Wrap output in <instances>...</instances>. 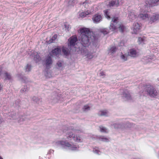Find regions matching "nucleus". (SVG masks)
I'll use <instances>...</instances> for the list:
<instances>
[{"label": "nucleus", "instance_id": "obj_13", "mask_svg": "<svg viewBox=\"0 0 159 159\" xmlns=\"http://www.w3.org/2000/svg\"><path fill=\"white\" fill-rule=\"evenodd\" d=\"M159 20V15L155 14L150 17L149 20V24H152Z\"/></svg>", "mask_w": 159, "mask_h": 159}, {"label": "nucleus", "instance_id": "obj_19", "mask_svg": "<svg viewBox=\"0 0 159 159\" xmlns=\"http://www.w3.org/2000/svg\"><path fill=\"white\" fill-rule=\"evenodd\" d=\"M147 40L145 37H140L138 38V42L139 44H145Z\"/></svg>", "mask_w": 159, "mask_h": 159}, {"label": "nucleus", "instance_id": "obj_44", "mask_svg": "<svg viewBox=\"0 0 159 159\" xmlns=\"http://www.w3.org/2000/svg\"><path fill=\"white\" fill-rule=\"evenodd\" d=\"M100 76H102L104 75V72L103 71H101L100 72Z\"/></svg>", "mask_w": 159, "mask_h": 159}, {"label": "nucleus", "instance_id": "obj_38", "mask_svg": "<svg viewBox=\"0 0 159 159\" xmlns=\"http://www.w3.org/2000/svg\"><path fill=\"white\" fill-rule=\"evenodd\" d=\"M57 37V34H54L51 40L52 41L51 42H54V41L56 39Z\"/></svg>", "mask_w": 159, "mask_h": 159}, {"label": "nucleus", "instance_id": "obj_2", "mask_svg": "<svg viewBox=\"0 0 159 159\" xmlns=\"http://www.w3.org/2000/svg\"><path fill=\"white\" fill-rule=\"evenodd\" d=\"M73 130L70 129L68 130L66 132V138L65 140L58 141L56 142L57 145H59L64 148L67 149L71 150H77L79 147L72 144L71 143L68 142L69 141L73 139L74 134Z\"/></svg>", "mask_w": 159, "mask_h": 159}, {"label": "nucleus", "instance_id": "obj_40", "mask_svg": "<svg viewBox=\"0 0 159 159\" xmlns=\"http://www.w3.org/2000/svg\"><path fill=\"white\" fill-rule=\"evenodd\" d=\"M77 2V0H70V3L72 5L76 3Z\"/></svg>", "mask_w": 159, "mask_h": 159}, {"label": "nucleus", "instance_id": "obj_6", "mask_svg": "<svg viewBox=\"0 0 159 159\" xmlns=\"http://www.w3.org/2000/svg\"><path fill=\"white\" fill-rule=\"evenodd\" d=\"M141 26L138 22L134 23L132 28V33L133 34H137L140 32Z\"/></svg>", "mask_w": 159, "mask_h": 159}, {"label": "nucleus", "instance_id": "obj_5", "mask_svg": "<svg viewBox=\"0 0 159 159\" xmlns=\"http://www.w3.org/2000/svg\"><path fill=\"white\" fill-rule=\"evenodd\" d=\"M147 93L151 97H156L158 95L157 90L153 87L149 86L146 88Z\"/></svg>", "mask_w": 159, "mask_h": 159}, {"label": "nucleus", "instance_id": "obj_20", "mask_svg": "<svg viewBox=\"0 0 159 159\" xmlns=\"http://www.w3.org/2000/svg\"><path fill=\"white\" fill-rule=\"evenodd\" d=\"M33 57H34V60L35 61L36 63L40 61V58L39 57V56L37 52H34V55H31Z\"/></svg>", "mask_w": 159, "mask_h": 159}, {"label": "nucleus", "instance_id": "obj_21", "mask_svg": "<svg viewBox=\"0 0 159 159\" xmlns=\"http://www.w3.org/2000/svg\"><path fill=\"white\" fill-rule=\"evenodd\" d=\"M52 52L53 55L58 57L60 55V53L61 52V50L59 48H57L52 50Z\"/></svg>", "mask_w": 159, "mask_h": 159}, {"label": "nucleus", "instance_id": "obj_15", "mask_svg": "<svg viewBox=\"0 0 159 159\" xmlns=\"http://www.w3.org/2000/svg\"><path fill=\"white\" fill-rule=\"evenodd\" d=\"M128 55L129 56L134 57L138 56V52L136 50L134 49H130L128 52Z\"/></svg>", "mask_w": 159, "mask_h": 159}, {"label": "nucleus", "instance_id": "obj_16", "mask_svg": "<svg viewBox=\"0 0 159 159\" xmlns=\"http://www.w3.org/2000/svg\"><path fill=\"white\" fill-rule=\"evenodd\" d=\"M1 78L4 80H10L11 79V77L10 74L5 72L2 73Z\"/></svg>", "mask_w": 159, "mask_h": 159}, {"label": "nucleus", "instance_id": "obj_8", "mask_svg": "<svg viewBox=\"0 0 159 159\" xmlns=\"http://www.w3.org/2000/svg\"><path fill=\"white\" fill-rule=\"evenodd\" d=\"M145 3L148 8L151 6H155L159 4V0H145Z\"/></svg>", "mask_w": 159, "mask_h": 159}, {"label": "nucleus", "instance_id": "obj_41", "mask_svg": "<svg viewBox=\"0 0 159 159\" xmlns=\"http://www.w3.org/2000/svg\"><path fill=\"white\" fill-rule=\"evenodd\" d=\"M118 20V18L117 17H114L112 20V21L114 23H116V22Z\"/></svg>", "mask_w": 159, "mask_h": 159}, {"label": "nucleus", "instance_id": "obj_26", "mask_svg": "<svg viewBox=\"0 0 159 159\" xmlns=\"http://www.w3.org/2000/svg\"><path fill=\"white\" fill-rule=\"evenodd\" d=\"M128 56H129L128 55V52L127 53L124 54L122 53L120 56V58L122 61H125L127 60V57Z\"/></svg>", "mask_w": 159, "mask_h": 159}, {"label": "nucleus", "instance_id": "obj_46", "mask_svg": "<svg viewBox=\"0 0 159 159\" xmlns=\"http://www.w3.org/2000/svg\"><path fill=\"white\" fill-rule=\"evenodd\" d=\"M2 122V120L0 119V124Z\"/></svg>", "mask_w": 159, "mask_h": 159}, {"label": "nucleus", "instance_id": "obj_12", "mask_svg": "<svg viewBox=\"0 0 159 159\" xmlns=\"http://www.w3.org/2000/svg\"><path fill=\"white\" fill-rule=\"evenodd\" d=\"M137 17L138 16H137V13L134 11H130L128 16V18L131 21L136 20Z\"/></svg>", "mask_w": 159, "mask_h": 159}, {"label": "nucleus", "instance_id": "obj_36", "mask_svg": "<svg viewBox=\"0 0 159 159\" xmlns=\"http://www.w3.org/2000/svg\"><path fill=\"white\" fill-rule=\"evenodd\" d=\"M64 26L65 29V30L68 31L70 29V27L69 25L67 23H65L64 25Z\"/></svg>", "mask_w": 159, "mask_h": 159}, {"label": "nucleus", "instance_id": "obj_9", "mask_svg": "<svg viewBox=\"0 0 159 159\" xmlns=\"http://www.w3.org/2000/svg\"><path fill=\"white\" fill-rule=\"evenodd\" d=\"M52 99L54 102H59L62 99L61 94L57 93H54L52 97Z\"/></svg>", "mask_w": 159, "mask_h": 159}, {"label": "nucleus", "instance_id": "obj_18", "mask_svg": "<svg viewBox=\"0 0 159 159\" xmlns=\"http://www.w3.org/2000/svg\"><path fill=\"white\" fill-rule=\"evenodd\" d=\"M117 50V48L115 46H111L108 50V54H112L115 52Z\"/></svg>", "mask_w": 159, "mask_h": 159}, {"label": "nucleus", "instance_id": "obj_28", "mask_svg": "<svg viewBox=\"0 0 159 159\" xmlns=\"http://www.w3.org/2000/svg\"><path fill=\"white\" fill-rule=\"evenodd\" d=\"M118 29L120 31L123 32L126 29V27L122 24H118Z\"/></svg>", "mask_w": 159, "mask_h": 159}, {"label": "nucleus", "instance_id": "obj_14", "mask_svg": "<svg viewBox=\"0 0 159 159\" xmlns=\"http://www.w3.org/2000/svg\"><path fill=\"white\" fill-rule=\"evenodd\" d=\"M52 61L50 57H48L45 61L44 65L46 69H49L52 64Z\"/></svg>", "mask_w": 159, "mask_h": 159}, {"label": "nucleus", "instance_id": "obj_39", "mask_svg": "<svg viewBox=\"0 0 159 159\" xmlns=\"http://www.w3.org/2000/svg\"><path fill=\"white\" fill-rule=\"evenodd\" d=\"M31 66L30 65H27L25 67V70L27 71H29L31 70Z\"/></svg>", "mask_w": 159, "mask_h": 159}, {"label": "nucleus", "instance_id": "obj_42", "mask_svg": "<svg viewBox=\"0 0 159 159\" xmlns=\"http://www.w3.org/2000/svg\"><path fill=\"white\" fill-rule=\"evenodd\" d=\"M35 102L38 104H40L42 100L39 98H36L35 100Z\"/></svg>", "mask_w": 159, "mask_h": 159}, {"label": "nucleus", "instance_id": "obj_27", "mask_svg": "<svg viewBox=\"0 0 159 159\" xmlns=\"http://www.w3.org/2000/svg\"><path fill=\"white\" fill-rule=\"evenodd\" d=\"M123 97L125 101L129 100L131 99V96L129 93H124Z\"/></svg>", "mask_w": 159, "mask_h": 159}, {"label": "nucleus", "instance_id": "obj_37", "mask_svg": "<svg viewBox=\"0 0 159 159\" xmlns=\"http://www.w3.org/2000/svg\"><path fill=\"white\" fill-rule=\"evenodd\" d=\"M90 109V107L88 105H85L84 107L83 108V111H86L89 110Z\"/></svg>", "mask_w": 159, "mask_h": 159}, {"label": "nucleus", "instance_id": "obj_35", "mask_svg": "<svg viewBox=\"0 0 159 159\" xmlns=\"http://www.w3.org/2000/svg\"><path fill=\"white\" fill-rule=\"evenodd\" d=\"M62 52L65 55L67 56L69 54V52L66 49L65 47H63L62 48Z\"/></svg>", "mask_w": 159, "mask_h": 159}, {"label": "nucleus", "instance_id": "obj_3", "mask_svg": "<svg viewBox=\"0 0 159 159\" xmlns=\"http://www.w3.org/2000/svg\"><path fill=\"white\" fill-rule=\"evenodd\" d=\"M148 8L145 7H143L141 10L140 13L138 15V17L145 21L148 22L149 24V20L150 18V15L146 12H148Z\"/></svg>", "mask_w": 159, "mask_h": 159}, {"label": "nucleus", "instance_id": "obj_10", "mask_svg": "<svg viewBox=\"0 0 159 159\" xmlns=\"http://www.w3.org/2000/svg\"><path fill=\"white\" fill-rule=\"evenodd\" d=\"M102 14L97 13L94 15L93 17L92 20L95 23H98L100 22L102 20Z\"/></svg>", "mask_w": 159, "mask_h": 159}, {"label": "nucleus", "instance_id": "obj_7", "mask_svg": "<svg viewBox=\"0 0 159 159\" xmlns=\"http://www.w3.org/2000/svg\"><path fill=\"white\" fill-rule=\"evenodd\" d=\"M83 55L88 59H91L97 57L95 54V52H91L84 51L83 52Z\"/></svg>", "mask_w": 159, "mask_h": 159}, {"label": "nucleus", "instance_id": "obj_30", "mask_svg": "<svg viewBox=\"0 0 159 159\" xmlns=\"http://www.w3.org/2000/svg\"><path fill=\"white\" fill-rule=\"evenodd\" d=\"M93 151L94 153L98 155H100L102 153V152L100 150L99 148L97 147L93 148Z\"/></svg>", "mask_w": 159, "mask_h": 159}, {"label": "nucleus", "instance_id": "obj_43", "mask_svg": "<svg viewBox=\"0 0 159 159\" xmlns=\"http://www.w3.org/2000/svg\"><path fill=\"white\" fill-rule=\"evenodd\" d=\"M57 66L59 67H61V66H62V63L61 62H58L57 63Z\"/></svg>", "mask_w": 159, "mask_h": 159}, {"label": "nucleus", "instance_id": "obj_31", "mask_svg": "<svg viewBox=\"0 0 159 159\" xmlns=\"http://www.w3.org/2000/svg\"><path fill=\"white\" fill-rule=\"evenodd\" d=\"M88 15H89V14L88 12H87V11L80 12L79 13L80 16L81 18L85 17Z\"/></svg>", "mask_w": 159, "mask_h": 159}, {"label": "nucleus", "instance_id": "obj_33", "mask_svg": "<svg viewBox=\"0 0 159 159\" xmlns=\"http://www.w3.org/2000/svg\"><path fill=\"white\" fill-rule=\"evenodd\" d=\"M99 139L101 141L105 142H108L109 141V139L108 138L104 136L100 137Z\"/></svg>", "mask_w": 159, "mask_h": 159}, {"label": "nucleus", "instance_id": "obj_29", "mask_svg": "<svg viewBox=\"0 0 159 159\" xmlns=\"http://www.w3.org/2000/svg\"><path fill=\"white\" fill-rule=\"evenodd\" d=\"M117 28H116V26L112 23L110 24L109 29L110 31H116V30Z\"/></svg>", "mask_w": 159, "mask_h": 159}, {"label": "nucleus", "instance_id": "obj_24", "mask_svg": "<svg viewBox=\"0 0 159 159\" xmlns=\"http://www.w3.org/2000/svg\"><path fill=\"white\" fill-rule=\"evenodd\" d=\"M44 74L45 76L47 78H50L52 76L51 71L48 70V69H46L45 70L44 72Z\"/></svg>", "mask_w": 159, "mask_h": 159}, {"label": "nucleus", "instance_id": "obj_45", "mask_svg": "<svg viewBox=\"0 0 159 159\" xmlns=\"http://www.w3.org/2000/svg\"><path fill=\"white\" fill-rule=\"evenodd\" d=\"M1 84H0V91L2 89V86Z\"/></svg>", "mask_w": 159, "mask_h": 159}, {"label": "nucleus", "instance_id": "obj_34", "mask_svg": "<svg viewBox=\"0 0 159 159\" xmlns=\"http://www.w3.org/2000/svg\"><path fill=\"white\" fill-rule=\"evenodd\" d=\"M100 131L102 132H108V130L105 127L103 126H100Z\"/></svg>", "mask_w": 159, "mask_h": 159}, {"label": "nucleus", "instance_id": "obj_25", "mask_svg": "<svg viewBox=\"0 0 159 159\" xmlns=\"http://www.w3.org/2000/svg\"><path fill=\"white\" fill-rule=\"evenodd\" d=\"M99 31L104 34H106L110 31V30H109L106 28H101L99 30Z\"/></svg>", "mask_w": 159, "mask_h": 159}, {"label": "nucleus", "instance_id": "obj_4", "mask_svg": "<svg viewBox=\"0 0 159 159\" xmlns=\"http://www.w3.org/2000/svg\"><path fill=\"white\" fill-rule=\"evenodd\" d=\"M88 2V1H86L83 3V6L85 8H87L89 6ZM87 9V10L86 11L87 12H88L89 15L92 14L98 10L97 6L96 5H94L93 6H90Z\"/></svg>", "mask_w": 159, "mask_h": 159}, {"label": "nucleus", "instance_id": "obj_23", "mask_svg": "<svg viewBox=\"0 0 159 159\" xmlns=\"http://www.w3.org/2000/svg\"><path fill=\"white\" fill-rule=\"evenodd\" d=\"M98 114L100 116H108L109 115L108 111L106 110H101L99 111Z\"/></svg>", "mask_w": 159, "mask_h": 159}, {"label": "nucleus", "instance_id": "obj_11", "mask_svg": "<svg viewBox=\"0 0 159 159\" xmlns=\"http://www.w3.org/2000/svg\"><path fill=\"white\" fill-rule=\"evenodd\" d=\"M69 45L70 47V48H72L73 49V48H75L74 46L75 45L76 42L77 41V38L75 36H72L68 40Z\"/></svg>", "mask_w": 159, "mask_h": 159}, {"label": "nucleus", "instance_id": "obj_32", "mask_svg": "<svg viewBox=\"0 0 159 159\" xmlns=\"http://www.w3.org/2000/svg\"><path fill=\"white\" fill-rule=\"evenodd\" d=\"M104 15L108 19H110V17L109 16V11L108 10L104 11Z\"/></svg>", "mask_w": 159, "mask_h": 159}, {"label": "nucleus", "instance_id": "obj_22", "mask_svg": "<svg viewBox=\"0 0 159 159\" xmlns=\"http://www.w3.org/2000/svg\"><path fill=\"white\" fill-rule=\"evenodd\" d=\"M73 139L77 143H81L83 142L82 139L80 136L76 135H74Z\"/></svg>", "mask_w": 159, "mask_h": 159}, {"label": "nucleus", "instance_id": "obj_47", "mask_svg": "<svg viewBox=\"0 0 159 159\" xmlns=\"http://www.w3.org/2000/svg\"><path fill=\"white\" fill-rule=\"evenodd\" d=\"M0 159H3L1 156H0Z\"/></svg>", "mask_w": 159, "mask_h": 159}, {"label": "nucleus", "instance_id": "obj_1", "mask_svg": "<svg viewBox=\"0 0 159 159\" xmlns=\"http://www.w3.org/2000/svg\"><path fill=\"white\" fill-rule=\"evenodd\" d=\"M79 32L80 33V40L82 45L84 47L88 46L91 42H93L94 39V37L92 35L93 33L89 28H81Z\"/></svg>", "mask_w": 159, "mask_h": 159}, {"label": "nucleus", "instance_id": "obj_17", "mask_svg": "<svg viewBox=\"0 0 159 159\" xmlns=\"http://www.w3.org/2000/svg\"><path fill=\"white\" fill-rule=\"evenodd\" d=\"M119 0H112L109 2L108 6L109 7H118L119 5Z\"/></svg>", "mask_w": 159, "mask_h": 159}]
</instances>
